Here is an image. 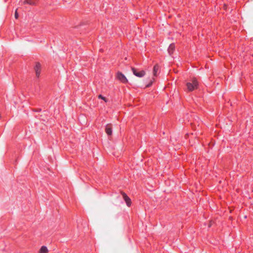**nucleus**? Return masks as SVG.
I'll use <instances>...</instances> for the list:
<instances>
[{
  "label": "nucleus",
  "instance_id": "nucleus-1",
  "mask_svg": "<svg viewBox=\"0 0 253 253\" xmlns=\"http://www.w3.org/2000/svg\"><path fill=\"white\" fill-rule=\"evenodd\" d=\"M199 83L196 78H193L190 82L186 83V86L189 91H192L197 89Z\"/></svg>",
  "mask_w": 253,
  "mask_h": 253
},
{
  "label": "nucleus",
  "instance_id": "nucleus-2",
  "mask_svg": "<svg viewBox=\"0 0 253 253\" xmlns=\"http://www.w3.org/2000/svg\"><path fill=\"white\" fill-rule=\"evenodd\" d=\"M34 71L35 74V79H39L41 77L42 72V67L40 62L36 63L34 67Z\"/></svg>",
  "mask_w": 253,
  "mask_h": 253
},
{
  "label": "nucleus",
  "instance_id": "nucleus-3",
  "mask_svg": "<svg viewBox=\"0 0 253 253\" xmlns=\"http://www.w3.org/2000/svg\"><path fill=\"white\" fill-rule=\"evenodd\" d=\"M116 78L123 84H126L128 83V80L126 77L120 71L117 72Z\"/></svg>",
  "mask_w": 253,
  "mask_h": 253
},
{
  "label": "nucleus",
  "instance_id": "nucleus-4",
  "mask_svg": "<svg viewBox=\"0 0 253 253\" xmlns=\"http://www.w3.org/2000/svg\"><path fill=\"white\" fill-rule=\"evenodd\" d=\"M131 71L133 73V74L138 78H142L145 76L146 74V72L144 70H139L134 67H131Z\"/></svg>",
  "mask_w": 253,
  "mask_h": 253
},
{
  "label": "nucleus",
  "instance_id": "nucleus-5",
  "mask_svg": "<svg viewBox=\"0 0 253 253\" xmlns=\"http://www.w3.org/2000/svg\"><path fill=\"white\" fill-rule=\"evenodd\" d=\"M122 195L123 196V198L125 201L126 205L128 207H130L131 205V200L130 199V198L127 195V194L124 192H123L122 193Z\"/></svg>",
  "mask_w": 253,
  "mask_h": 253
},
{
  "label": "nucleus",
  "instance_id": "nucleus-6",
  "mask_svg": "<svg viewBox=\"0 0 253 253\" xmlns=\"http://www.w3.org/2000/svg\"><path fill=\"white\" fill-rule=\"evenodd\" d=\"M175 46L174 43H171L169 44L168 49V52L169 55H171L173 53L175 50Z\"/></svg>",
  "mask_w": 253,
  "mask_h": 253
},
{
  "label": "nucleus",
  "instance_id": "nucleus-7",
  "mask_svg": "<svg viewBox=\"0 0 253 253\" xmlns=\"http://www.w3.org/2000/svg\"><path fill=\"white\" fill-rule=\"evenodd\" d=\"M105 132L109 136L111 135L112 134V129L111 127L109 126L108 124L106 126Z\"/></svg>",
  "mask_w": 253,
  "mask_h": 253
},
{
  "label": "nucleus",
  "instance_id": "nucleus-8",
  "mask_svg": "<svg viewBox=\"0 0 253 253\" xmlns=\"http://www.w3.org/2000/svg\"><path fill=\"white\" fill-rule=\"evenodd\" d=\"M39 252L40 253H47L48 252L47 248L45 246H42Z\"/></svg>",
  "mask_w": 253,
  "mask_h": 253
},
{
  "label": "nucleus",
  "instance_id": "nucleus-9",
  "mask_svg": "<svg viewBox=\"0 0 253 253\" xmlns=\"http://www.w3.org/2000/svg\"><path fill=\"white\" fill-rule=\"evenodd\" d=\"M159 70V67L157 65H155L153 67V74L154 76H157V73Z\"/></svg>",
  "mask_w": 253,
  "mask_h": 253
},
{
  "label": "nucleus",
  "instance_id": "nucleus-10",
  "mask_svg": "<svg viewBox=\"0 0 253 253\" xmlns=\"http://www.w3.org/2000/svg\"><path fill=\"white\" fill-rule=\"evenodd\" d=\"M98 98L104 100L105 102H107L108 101V100L106 97H105L101 94H99L98 95Z\"/></svg>",
  "mask_w": 253,
  "mask_h": 253
},
{
  "label": "nucleus",
  "instance_id": "nucleus-11",
  "mask_svg": "<svg viewBox=\"0 0 253 253\" xmlns=\"http://www.w3.org/2000/svg\"><path fill=\"white\" fill-rule=\"evenodd\" d=\"M153 83V81L151 80L150 82L148 84H147L146 85L145 87H150L152 85Z\"/></svg>",
  "mask_w": 253,
  "mask_h": 253
},
{
  "label": "nucleus",
  "instance_id": "nucleus-12",
  "mask_svg": "<svg viewBox=\"0 0 253 253\" xmlns=\"http://www.w3.org/2000/svg\"><path fill=\"white\" fill-rule=\"evenodd\" d=\"M34 111L35 112H40L42 111V109H41V108L35 109L34 110Z\"/></svg>",
  "mask_w": 253,
  "mask_h": 253
},
{
  "label": "nucleus",
  "instance_id": "nucleus-13",
  "mask_svg": "<svg viewBox=\"0 0 253 253\" xmlns=\"http://www.w3.org/2000/svg\"><path fill=\"white\" fill-rule=\"evenodd\" d=\"M19 17V15H18V13H17V10L15 11V17L16 19H17Z\"/></svg>",
  "mask_w": 253,
  "mask_h": 253
}]
</instances>
